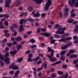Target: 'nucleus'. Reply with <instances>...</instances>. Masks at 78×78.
Here are the masks:
<instances>
[{
    "mask_svg": "<svg viewBox=\"0 0 78 78\" xmlns=\"http://www.w3.org/2000/svg\"><path fill=\"white\" fill-rule=\"evenodd\" d=\"M49 60L51 62H54L56 61V58L55 57H52L50 58Z\"/></svg>",
    "mask_w": 78,
    "mask_h": 78,
    "instance_id": "nucleus-16",
    "label": "nucleus"
},
{
    "mask_svg": "<svg viewBox=\"0 0 78 78\" xmlns=\"http://www.w3.org/2000/svg\"><path fill=\"white\" fill-rule=\"evenodd\" d=\"M17 34V33H16V32H15L14 34H12V36H15Z\"/></svg>",
    "mask_w": 78,
    "mask_h": 78,
    "instance_id": "nucleus-62",
    "label": "nucleus"
},
{
    "mask_svg": "<svg viewBox=\"0 0 78 78\" xmlns=\"http://www.w3.org/2000/svg\"><path fill=\"white\" fill-rule=\"evenodd\" d=\"M76 1L78 2V0H69V4L71 6L78 7V3L76 2Z\"/></svg>",
    "mask_w": 78,
    "mask_h": 78,
    "instance_id": "nucleus-1",
    "label": "nucleus"
},
{
    "mask_svg": "<svg viewBox=\"0 0 78 78\" xmlns=\"http://www.w3.org/2000/svg\"><path fill=\"white\" fill-rule=\"evenodd\" d=\"M41 60H40L38 61V62H37V65H39L41 63Z\"/></svg>",
    "mask_w": 78,
    "mask_h": 78,
    "instance_id": "nucleus-52",
    "label": "nucleus"
},
{
    "mask_svg": "<svg viewBox=\"0 0 78 78\" xmlns=\"http://www.w3.org/2000/svg\"><path fill=\"white\" fill-rule=\"evenodd\" d=\"M11 68H12V69L13 70H17L18 69V66H15L14 65V63H13V64H12V66H10L9 67V69H11Z\"/></svg>",
    "mask_w": 78,
    "mask_h": 78,
    "instance_id": "nucleus-6",
    "label": "nucleus"
},
{
    "mask_svg": "<svg viewBox=\"0 0 78 78\" xmlns=\"http://www.w3.org/2000/svg\"><path fill=\"white\" fill-rule=\"evenodd\" d=\"M38 56H41L42 58H43V55L42 54H39L38 55Z\"/></svg>",
    "mask_w": 78,
    "mask_h": 78,
    "instance_id": "nucleus-63",
    "label": "nucleus"
},
{
    "mask_svg": "<svg viewBox=\"0 0 78 78\" xmlns=\"http://www.w3.org/2000/svg\"><path fill=\"white\" fill-rule=\"evenodd\" d=\"M0 63H1V66H3L4 65V63L2 62L0 60Z\"/></svg>",
    "mask_w": 78,
    "mask_h": 78,
    "instance_id": "nucleus-53",
    "label": "nucleus"
},
{
    "mask_svg": "<svg viewBox=\"0 0 78 78\" xmlns=\"http://www.w3.org/2000/svg\"><path fill=\"white\" fill-rule=\"evenodd\" d=\"M35 41L34 39H32L30 40V42H31L32 43H35Z\"/></svg>",
    "mask_w": 78,
    "mask_h": 78,
    "instance_id": "nucleus-39",
    "label": "nucleus"
},
{
    "mask_svg": "<svg viewBox=\"0 0 78 78\" xmlns=\"http://www.w3.org/2000/svg\"><path fill=\"white\" fill-rule=\"evenodd\" d=\"M32 33V31H29L27 32V34L28 35H30Z\"/></svg>",
    "mask_w": 78,
    "mask_h": 78,
    "instance_id": "nucleus-46",
    "label": "nucleus"
},
{
    "mask_svg": "<svg viewBox=\"0 0 78 78\" xmlns=\"http://www.w3.org/2000/svg\"><path fill=\"white\" fill-rule=\"evenodd\" d=\"M9 49L8 48H5V50L6 51H9Z\"/></svg>",
    "mask_w": 78,
    "mask_h": 78,
    "instance_id": "nucleus-60",
    "label": "nucleus"
},
{
    "mask_svg": "<svg viewBox=\"0 0 78 78\" xmlns=\"http://www.w3.org/2000/svg\"><path fill=\"white\" fill-rule=\"evenodd\" d=\"M71 17H73L75 16V13H71Z\"/></svg>",
    "mask_w": 78,
    "mask_h": 78,
    "instance_id": "nucleus-47",
    "label": "nucleus"
},
{
    "mask_svg": "<svg viewBox=\"0 0 78 78\" xmlns=\"http://www.w3.org/2000/svg\"><path fill=\"white\" fill-rule=\"evenodd\" d=\"M71 45V43H70L69 44H66L65 46H63L62 47V49L63 50L65 49L66 48H67V47L69 46H70Z\"/></svg>",
    "mask_w": 78,
    "mask_h": 78,
    "instance_id": "nucleus-11",
    "label": "nucleus"
},
{
    "mask_svg": "<svg viewBox=\"0 0 78 78\" xmlns=\"http://www.w3.org/2000/svg\"><path fill=\"white\" fill-rule=\"evenodd\" d=\"M59 27H61L60 26H59L58 24H56V25H55V28H58V29H59Z\"/></svg>",
    "mask_w": 78,
    "mask_h": 78,
    "instance_id": "nucleus-45",
    "label": "nucleus"
},
{
    "mask_svg": "<svg viewBox=\"0 0 78 78\" xmlns=\"http://www.w3.org/2000/svg\"><path fill=\"white\" fill-rule=\"evenodd\" d=\"M61 61H58V62H55L54 63H53L52 64L51 66H53L56 65L57 64H59L61 63Z\"/></svg>",
    "mask_w": 78,
    "mask_h": 78,
    "instance_id": "nucleus-25",
    "label": "nucleus"
},
{
    "mask_svg": "<svg viewBox=\"0 0 78 78\" xmlns=\"http://www.w3.org/2000/svg\"><path fill=\"white\" fill-rule=\"evenodd\" d=\"M43 66H43L45 68H47V63L46 62H44L43 63L42 65V67Z\"/></svg>",
    "mask_w": 78,
    "mask_h": 78,
    "instance_id": "nucleus-17",
    "label": "nucleus"
},
{
    "mask_svg": "<svg viewBox=\"0 0 78 78\" xmlns=\"http://www.w3.org/2000/svg\"><path fill=\"white\" fill-rule=\"evenodd\" d=\"M20 71L18 70L16 72L15 74L14 75H18V74L20 73Z\"/></svg>",
    "mask_w": 78,
    "mask_h": 78,
    "instance_id": "nucleus-44",
    "label": "nucleus"
},
{
    "mask_svg": "<svg viewBox=\"0 0 78 78\" xmlns=\"http://www.w3.org/2000/svg\"><path fill=\"white\" fill-rule=\"evenodd\" d=\"M22 46L21 45H17V51H18L21 48Z\"/></svg>",
    "mask_w": 78,
    "mask_h": 78,
    "instance_id": "nucleus-26",
    "label": "nucleus"
},
{
    "mask_svg": "<svg viewBox=\"0 0 78 78\" xmlns=\"http://www.w3.org/2000/svg\"><path fill=\"white\" fill-rule=\"evenodd\" d=\"M40 16V14L38 12H37L36 14H34L33 16L35 17H39Z\"/></svg>",
    "mask_w": 78,
    "mask_h": 78,
    "instance_id": "nucleus-19",
    "label": "nucleus"
},
{
    "mask_svg": "<svg viewBox=\"0 0 78 78\" xmlns=\"http://www.w3.org/2000/svg\"><path fill=\"white\" fill-rule=\"evenodd\" d=\"M55 41H56L55 40H51L50 41V43L51 44H53L55 42Z\"/></svg>",
    "mask_w": 78,
    "mask_h": 78,
    "instance_id": "nucleus-42",
    "label": "nucleus"
},
{
    "mask_svg": "<svg viewBox=\"0 0 78 78\" xmlns=\"http://www.w3.org/2000/svg\"><path fill=\"white\" fill-rule=\"evenodd\" d=\"M39 58H40V57L39 56H37L36 58H34L33 59V61H37Z\"/></svg>",
    "mask_w": 78,
    "mask_h": 78,
    "instance_id": "nucleus-34",
    "label": "nucleus"
},
{
    "mask_svg": "<svg viewBox=\"0 0 78 78\" xmlns=\"http://www.w3.org/2000/svg\"><path fill=\"white\" fill-rule=\"evenodd\" d=\"M0 28L1 29H4L5 28V27L2 24V22L1 21L0 22Z\"/></svg>",
    "mask_w": 78,
    "mask_h": 78,
    "instance_id": "nucleus-18",
    "label": "nucleus"
},
{
    "mask_svg": "<svg viewBox=\"0 0 78 78\" xmlns=\"http://www.w3.org/2000/svg\"><path fill=\"white\" fill-rule=\"evenodd\" d=\"M27 9L29 10V11H33V9L31 7H29V8H27Z\"/></svg>",
    "mask_w": 78,
    "mask_h": 78,
    "instance_id": "nucleus-36",
    "label": "nucleus"
},
{
    "mask_svg": "<svg viewBox=\"0 0 78 78\" xmlns=\"http://www.w3.org/2000/svg\"><path fill=\"white\" fill-rule=\"evenodd\" d=\"M74 22V20L73 19H69L67 20V22L69 23H72Z\"/></svg>",
    "mask_w": 78,
    "mask_h": 78,
    "instance_id": "nucleus-14",
    "label": "nucleus"
},
{
    "mask_svg": "<svg viewBox=\"0 0 78 78\" xmlns=\"http://www.w3.org/2000/svg\"><path fill=\"white\" fill-rule=\"evenodd\" d=\"M33 70L34 71L33 72V73L34 74V76H36L37 75V72L36 71V69L35 67H33L32 68Z\"/></svg>",
    "mask_w": 78,
    "mask_h": 78,
    "instance_id": "nucleus-12",
    "label": "nucleus"
},
{
    "mask_svg": "<svg viewBox=\"0 0 78 78\" xmlns=\"http://www.w3.org/2000/svg\"><path fill=\"white\" fill-rule=\"evenodd\" d=\"M66 53V52L65 51H61L60 53V55L61 56H62L63 55H64V54H65Z\"/></svg>",
    "mask_w": 78,
    "mask_h": 78,
    "instance_id": "nucleus-22",
    "label": "nucleus"
},
{
    "mask_svg": "<svg viewBox=\"0 0 78 78\" xmlns=\"http://www.w3.org/2000/svg\"><path fill=\"white\" fill-rule=\"evenodd\" d=\"M72 55H73V58H76V57H77V55H76L73 54Z\"/></svg>",
    "mask_w": 78,
    "mask_h": 78,
    "instance_id": "nucleus-50",
    "label": "nucleus"
},
{
    "mask_svg": "<svg viewBox=\"0 0 78 78\" xmlns=\"http://www.w3.org/2000/svg\"><path fill=\"white\" fill-rule=\"evenodd\" d=\"M9 56V53L8 52H7L5 53V55H4V57H7Z\"/></svg>",
    "mask_w": 78,
    "mask_h": 78,
    "instance_id": "nucleus-37",
    "label": "nucleus"
},
{
    "mask_svg": "<svg viewBox=\"0 0 78 78\" xmlns=\"http://www.w3.org/2000/svg\"><path fill=\"white\" fill-rule=\"evenodd\" d=\"M18 77V75L14 74V76H13V78H16Z\"/></svg>",
    "mask_w": 78,
    "mask_h": 78,
    "instance_id": "nucleus-59",
    "label": "nucleus"
},
{
    "mask_svg": "<svg viewBox=\"0 0 78 78\" xmlns=\"http://www.w3.org/2000/svg\"><path fill=\"white\" fill-rule=\"evenodd\" d=\"M27 61H30V62L32 61V60L31 59V57H29V59H27Z\"/></svg>",
    "mask_w": 78,
    "mask_h": 78,
    "instance_id": "nucleus-56",
    "label": "nucleus"
},
{
    "mask_svg": "<svg viewBox=\"0 0 78 78\" xmlns=\"http://www.w3.org/2000/svg\"><path fill=\"white\" fill-rule=\"evenodd\" d=\"M4 24L5 25L7 26L8 25V23L7 22V21H5L4 22Z\"/></svg>",
    "mask_w": 78,
    "mask_h": 78,
    "instance_id": "nucleus-49",
    "label": "nucleus"
},
{
    "mask_svg": "<svg viewBox=\"0 0 78 78\" xmlns=\"http://www.w3.org/2000/svg\"><path fill=\"white\" fill-rule=\"evenodd\" d=\"M59 14H60V18H61L62 17V14L61 12H60L58 13Z\"/></svg>",
    "mask_w": 78,
    "mask_h": 78,
    "instance_id": "nucleus-64",
    "label": "nucleus"
},
{
    "mask_svg": "<svg viewBox=\"0 0 78 78\" xmlns=\"http://www.w3.org/2000/svg\"><path fill=\"white\" fill-rule=\"evenodd\" d=\"M41 31L42 32H45V31L46 29L44 28H41Z\"/></svg>",
    "mask_w": 78,
    "mask_h": 78,
    "instance_id": "nucleus-55",
    "label": "nucleus"
},
{
    "mask_svg": "<svg viewBox=\"0 0 78 78\" xmlns=\"http://www.w3.org/2000/svg\"><path fill=\"white\" fill-rule=\"evenodd\" d=\"M64 16H68V13L67 12H66L64 14Z\"/></svg>",
    "mask_w": 78,
    "mask_h": 78,
    "instance_id": "nucleus-48",
    "label": "nucleus"
},
{
    "mask_svg": "<svg viewBox=\"0 0 78 78\" xmlns=\"http://www.w3.org/2000/svg\"><path fill=\"white\" fill-rule=\"evenodd\" d=\"M13 27H14L15 28H17V25L16 24H13Z\"/></svg>",
    "mask_w": 78,
    "mask_h": 78,
    "instance_id": "nucleus-43",
    "label": "nucleus"
},
{
    "mask_svg": "<svg viewBox=\"0 0 78 78\" xmlns=\"http://www.w3.org/2000/svg\"><path fill=\"white\" fill-rule=\"evenodd\" d=\"M58 73L60 75H61L63 74V72H62L61 71H58Z\"/></svg>",
    "mask_w": 78,
    "mask_h": 78,
    "instance_id": "nucleus-38",
    "label": "nucleus"
},
{
    "mask_svg": "<svg viewBox=\"0 0 78 78\" xmlns=\"http://www.w3.org/2000/svg\"><path fill=\"white\" fill-rule=\"evenodd\" d=\"M6 42H7V39L4 38V40H2L1 42L2 44H4Z\"/></svg>",
    "mask_w": 78,
    "mask_h": 78,
    "instance_id": "nucleus-21",
    "label": "nucleus"
},
{
    "mask_svg": "<svg viewBox=\"0 0 78 78\" xmlns=\"http://www.w3.org/2000/svg\"><path fill=\"white\" fill-rule=\"evenodd\" d=\"M69 11V9L68 8H66L65 9V11L66 12H68Z\"/></svg>",
    "mask_w": 78,
    "mask_h": 78,
    "instance_id": "nucleus-57",
    "label": "nucleus"
},
{
    "mask_svg": "<svg viewBox=\"0 0 78 78\" xmlns=\"http://www.w3.org/2000/svg\"><path fill=\"white\" fill-rule=\"evenodd\" d=\"M12 49H13V51H12L9 52V53L10 54H12L13 55H15L16 53V48L15 47H14L13 48H12Z\"/></svg>",
    "mask_w": 78,
    "mask_h": 78,
    "instance_id": "nucleus-9",
    "label": "nucleus"
},
{
    "mask_svg": "<svg viewBox=\"0 0 78 78\" xmlns=\"http://www.w3.org/2000/svg\"><path fill=\"white\" fill-rule=\"evenodd\" d=\"M5 1H8V2H6L5 3V6L6 7H10L9 4L12 3V2L10 1L11 0H5Z\"/></svg>",
    "mask_w": 78,
    "mask_h": 78,
    "instance_id": "nucleus-8",
    "label": "nucleus"
},
{
    "mask_svg": "<svg viewBox=\"0 0 78 78\" xmlns=\"http://www.w3.org/2000/svg\"><path fill=\"white\" fill-rule=\"evenodd\" d=\"M66 59V56H63V57H60V60L63 61H64Z\"/></svg>",
    "mask_w": 78,
    "mask_h": 78,
    "instance_id": "nucleus-29",
    "label": "nucleus"
},
{
    "mask_svg": "<svg viewBox=\"0 0 78 78\" xmlns=\"http://www.w3.org/2000/svg\"><path fill=\"white\" fill-rule=\"evenodd\" d=\"M65 30V28L62 27H59L58 29V30L55 32V33L57 34H62L64 33V31Z\"/></svg>",
    "mask_w": 78,
    "mask_h": 78,
    "instance_id": "nucleus-2",
    "label": "nucleus"
},
{
    "mask_svg": "<svg viewBox=\"0 0 78 78\" xmlns=\"http://www.w3.org/2000/svg\"><path fill=\"white\" fill-rule=\"evenodd\" d=\"M47 49L48 50V51H51V52L50 56H49V54L47 55L48 57L49 58H50L51 57L53 56L54 55L53 52H54L55 51H54V50H52L50 47H48Z\"/></svg>",
    "mask_w": 78,
    "mask_h": 78,
    "instance_id": "nucleus-4",
    "label": "nucleus"
},
{
    "mask_svg": "<svg viewBox=\"0 0 78 78\" xmlns=\"http://www.w3.org/2000/svg\"><path fill=\"white\" fill-rule=\"evenodd\" d=\"M14 73V72L13 71H11L9 72V73L10 74H13V73Z\"/></svg>",
    "mask_w": 78,
    "mask_h": 78,
    "instance_id": "nucleus-61",
    "label": "nucleus"
},
{
    "mask_svg": "<svg viewBox=\"0 0 78 78\" xmlns=\"http://www.w3.org/2000/svg\"><path fill=\"white\" fill-rule=\"evenodd\" d=\"M54 37L55 38H58L59 37H60V36L59 35H57V34H55L54 35Z\"/></svg>",
    "mask_w": 78,
    "mask_h": 78,
    "instance_id": "nucleus-31",
    "label": "nucleus"
},
{
    "mask_svg": "<svg viewBox=\"0 0 78 78\" xmlns=\"http://www.w3.org/2000/svg\"><path fill=\"white\" fill-rule=\"evenodd\" d=\"M44 0H34L36 2L38 3H40Z\"/></svg>",
    "mask_w": 78,
    "mask_h": 78,
    "instance_id": "nucleus-23",
    "label": "nucleus"
},
{
    "mask_svg": "<svg viewBox=\"0 0 78 78\" xmlns=\"http://www.w3.org/2000/svg\"><path fill=\"white\" fill-rule=\"evenodd\" d=\"M46 13H42L41 14V16L42 17H44L45 16H46Z\"/></svg>",
    "mask_w": 78,
    "mask_h": 78,
    "instance_id": "nucleus-54",
    "label": "nucleus"
},
{
    "mask_svg": "<svg viewBox=\"0 0 78 78\" xmlns=\"http://www.w3.org/2000/svg\"><path fill=\"white\" fill-rule=\"evenodd\" d=\"M66 67H67V66L66 65H63V68L64 69L66 68Z\"/></svg>",
    "mask_w": 78,
    "mask_h": 78,
    "instance_id": "nucleus-51",
    "label": "nucleus"
},
{
    "mask_svg": "<svg viewBox=\"0 0 78 78\" xmlns=\"http://www.w3.org/2000/svg\"><path fill=\"white\" fill-rule=\"evenodd\" d=\"M16 42H14L13 43H8L7 46L8 47L11 48L13 46V45L16 44Z\"/></svg>",
    "mask_w": 78,
    "mask_h": 78,
    "instance_id": "nucleus-10",
    "label": "nucleus"
},
{
    "mask_svg": "<svg viewBox=\"0 0 78 78\" xmlns=\"http://www.w3.org/2000/svg\"><path fill=\"white\" fill-rule=\"evenodd\" d=\"M41 34L43 36L45 35V37H47L50 35V34H48V33H42Z\"/></svg>",
    "mask_w": 78,
    "mask_h": 78,
    "instance_id": "nucleus-20",
    "label": "nucleus"
},
{
    "mask_svg": "<svg viewBox=\"0 0 78 78\" xmlns=\"http://www.w3.org/2000/svg\"><path fill=\"white\" fill-rule=\"evenodd\" d=\"M67 76H68V74H63V75L61 76H60L59 78H66Z\"/></svg>",
    "mask_w": 78,
    "mask_h": 78,
    "instance_id": "nucleus-13",
    "label": "nucleus"
},
{
    "mask_svg": "<svg viewBox=\"0 0 78 78\" xmlns=\"http://www.w3.org/2000/svg\"><path fill=\"white\" fill-rule=\"evenodd\" d=\"M64 36H65L66 37L68 36H69V34L66 33L63 35H62L61 36V38H62V37H64Z\"/></svg>",
    "mask_w": 78,
    "mask_h": 78,
    "instance_id": "nucleus-27",
    "label": "nucleus"
},
{
    "mask_svg": "<svg viewBox=\"0 0 78 78\" xmlns=\"http://www.w3.org/2000/svg\"><path fill=\"white\" fill-rule=\"evenodd\" d=\"M46 3L45 5V9L47 10L51 4V0H46Z\"/></svg>",
    "mask_w": 78,
    "mask_h": 78,
    "instance_id": "nucleus-3",
    "label": "nucleus"
},
{
    "mask_svg": "<svg viewBox=\"0 0 78 78\" xmlns=\"http://www.w3.org/2000/svg\"><path fill=\"white\" fill-rule=\"evenodd\" d=\"M74 32L75 33L78 32V26H77L74 29Z\"/></svg>",
    "mask_w": 78,
    "mask_h": 78,
    "instance_id": "nucleus-28",
    "label": "nucleus"
},
{
    "mask_svg": "<svg viewBox=\"0 0 78 78\" xmlns=\"http://www.w3.org/2000/svg\"><path fill=\"white\" fill-rule=\"evenodd\" d=\"M23 59V58H20L18 60V62H21L22 61V59Z\"/></svg>",
    "mask_w": 78,
    "mask_h": 78,
    "instance_id": "nucleus-40",
    "label": "nucleus"
},
{
    "mask_svg": "<svg viewBox=\"0 0 78 78\" xmlns=\"http://www.w3.org/2000/svg\"><path fill=\"white\" fill-rule=\"evenodd\" d=\"M16 40L20 41L22 40V38L20 37H18L16 38Z\"/></svg>",
    "mask_w": 78,
    "mask_h": 78,
    "instance_id": "nucleus-35",
    "label": "nucleus"
},
{
    "mask_svg": "<svg viewBox=\"0 0 78 78\" xmlns=\"http://www.w3.org/2000/svg\"><path fill=\"white\" fill-rule=\"evenodd\" d=\"M37 47V45L36 44H34V45H32V46L30 47L31 48H35Z\"/></svg>",
    "mask_w": 78,
    "mask_h": 78,
    "instance_id": "nucleus-41",
    "label": "nucleus"
},
{
    "mask_svg": "<svg viewBox=\"0 0 78 78\" xmlns=\"http://www.w3.org/2000/svg\"><path fill=\"white\" fill-rule=\"evenodd\" d=\"M56 73H53L51 75V76L53 78H55V77H56Z\"/></svg>",
    "mask_w": 78,
    "mask_h": 78,
    "instance_id": "nucleus-33",
    "label": "nucleus"
},
{
    "mask_svg": "<svg viewBox=\"0 0 78 78\" xmlns=\"http://www.w3.org/2000/svg\"><path fill=\"white\" fill-rule=\"evenodd\" d=\"M76 51L75 50H71L69 51V53H74V52Z\"/></svg>",
    "mask_w": 78,
    "mask_h": 78,
    "instance_id": "nucleus-30",
    "label": "nucleus"
},
{
    "mask_svg": "<svg viewBox=\"0 0 78 78\" xmlns=\"http://www.w3.org/2000/svg\"><path fill=\"white\" fill-rule=\"evenodd\" d=\"M4 62H6V63L8 64L10 63L9 58H7L4 61Z\"/></svg>",
    "mask_w": 78,
    "mask_h": 78,
    "instance_id": "nucleus-24",
    "label": "nucleus"
},
{
    "mask_svg": "<svg viewBox=\"0 0 78 78\" xmlns=\"http://www.w3.org/2000/svg\"><path fill=\"white\" fill-rule=\"evenodd\" d=\"M71 39H72V37H67L66 38V39H64V38H63V39H62L59 40V41L60 42H65V41H66V40L69 41V40H71Z\"/></svg>",
    "mask_w": 78,
    "mask_h": 78,
    "instance_id": "nucleus-7",
    "label": "nucleus"
},
{
    "mask_svg": "<svg viewBox=\"0 0 78 78\" xmlns=\"http://www.w3.org/2000/svg\"><path fill=\"white\" fill-rule=\"evenodd\" d=\"M43 68V66H41V68H38V69H37V70L38 71L41 70H42Z\"/></svg>",
    "mask_w": 78,
    "mask_h": 78,
    "instance_id": "nucleus-58",
    "label": "nucleus"
},
{
    "mask_svg": "<svg viewBox=\"0 0 78 78\" xmlns=\"http://www.w3.org/2000/svg\"><path fill=\"white\" fill-rule=\"evenodd\" d=\"M19 32H22L23 30H24V29L23 28V26H20V28H19V30H18Z\"/></svg>",
    "mask_w": 78,
    "mask_h": 78,
    "instance_id": "nucleus-15",
    "label": "nucleus"
},
{
    "mask_svg": "<svg viewBox=\"0 0 78 78\" xmlns=\"http://www.w3.org/2000/svg\"><path fill=\"white\" fill-rule=\"evenodd\" d=\"M0 59L2 60H5V58L3 57V55H1V54L0 53Z\"/></svg>",
    "mask_w": 78,
    "mask_h": 78,
    "instance_id": "nucleus-32",
    "label": "nucleus"
},
{
    "mask_svg": "<svg viewBox=\"0 0 78 78\" xmlns=\"http://www.w3.org/2000/svg\"><path fill=\"white\" fill-rule=\"evenodd\" d=\"M34 20L32 19V18H29L27 20H21V21L20 22V24L22 25L23 24V22H26L27 21H30L31 22L33 21Z\"/></svg>",
    "mask_w": 78,
    "mask_h": 78,
    "instance_id": "nucleus-5",
    "label": "nucleus"
}]
</instances>
